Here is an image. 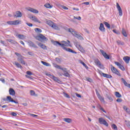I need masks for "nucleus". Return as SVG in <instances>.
<instances>
[{
	"instance_id": "nucleus-1",
	"label": "nucleus",
	"mask_w": 130,
	"mask_h": 130,
	"mask_svg": "<svg viewBox=\"0 0 130 130\" xmlns=\"http://www.w3.org/2000/svg\"><path fill=\"white\" fill-rule=\"evenodd\" d=\"M53 44L54 45L56 46L59 45L60 46H61V47H62L64 50H66V51H68V52H71V53H77V52H75L74 50H72L70 48L64 47V44H61L57 41L54 42Z\"/></svg>"
},
{
	"instance_id": "nucleus-2",
	"label": "nucleus",
	"mask_w": 130,
	"mask_h": 130,
	"mask_svg": "<svg viewBox=\"0 0 130 130\" xmlns=\"http://www.w3.org/2000/svg\"><path fill=\"white\" fill-rule=\"evenodd\" d=\"M68 31L73 35V36H75L78 39H80V40H84V38L81 35L78 34V32L75 30H74L73 28H69Z\"/></svg>"
},
{
	"instance_id": "nucleus-3",
	"label": "nucleus",
	"mask_w": 130,
	"mask_h": 130,
	"mask_svg": "<svg viewBox=\"0 0 130 130\" xmlns=\"http://www.w3.org/2000/svg\"><path fill=\"white\" fill-rule=\"evenodd\" d=\"M54 67L56 69H58V70H61L64 72V76L65 77H70V74L68 73V70L66 68H61V66L59 65H57V64H53Z\"/></svg>"
},
{
	"instance_id": "nucleus-4",
	"label": "nucleus",
	"mask_w": 130,
	"mask_h": 130,
	"mask_svg": "<svg viewBox=\"0 0 130 130\" xmlns=\"http://www.w3.org/2000/svg\"><path fill=\"white\" fill-rule=\"evenodd\" d=\"M15 54H16L17 55V56H18V57H17L18 61L20 62V63H21V64H23L25 66V64H26V63L25 62V61L24 60V57H23L21 55V54H20L19 53L15 52Z\"/></svg>"
},
{
	"instance_id": "nucleus-5",
	"label": "nucleus",
	"mask_w": 130,
	"mask_h": 130,
	"mask_svg": "<svg viewBox=\"0 0 130 130\" xmlns=\"http://www.w3.org/2000/svg\"><path fill=\"white\" fill-rule=\"evenodd\" d=\"M111 71L113 74H115V75H117V76H118L119 77L121 76V74H120V73H119V71L115 68V67H113L112 64L111 65Z\"/></svg>"
},
{
	"instance_id": "nucleus-6",
	"label": "nucleus",
	"mask_w": 130,
	"mask_h": 130,
	"mask_svg": "<svg viewBox=\"0 0 130 130\" xmlns=\"http://www.w3.org/2000/svg\"><path fill=\"white\" fill-rule=\"evenodd\" d=\"M20 23L21 20L9 21L7 22V24L8 25H12L13 26H17V25H19Z\"/></svg>"
},
{
	"instance_id": "nucleus-7",
	"label": "nucleus",
	"mask_w": 130,
	"mask_h": 130,
	"mask_svg": "<svg viewBox=\"0 0 130 130\" xmlns=\"http://www.w3.org/2000/svg\"><path fill=\"white\" fill-rule=\"evenodd\" d=\"M99 121L100 124H104L105 126H108V123L106 121V120H104L103 118H99Z\"/></svg>"
},
{
	"instance_id": "nucleus-8",
	"label": "nucleus",
	"mask_w": 130,
	"mask_h": 130,
	"mask_svg": "<svg viewBox=\"0 0 130 130\" xmlns=\"http://www.w3.org/2000/svg\"><path fill=\"white\" fill-rule=\"evenodd\" d=\"M100 52L103 54V56L106 58V59H109L110 58V56L109 55H108L106 52H105L103 50L101 49L100 50Z\"/></svg>"
},
{
	"instance_id": "nucleus-9",
	"label": "nucleus",
	"mask_w": 130,
	"mask_h": 130,
	"mask_svg": "<svg viewBox=\"0 0 130 130\" xmlns=\"http://www.w3.org/2000/svg\"><path fill=\"white\" fill-rule=\"evenodd\" d=\"M39 41H47L48 40V39L46 38V37L43 36L42 34H40L39 36Z\"/></svg>"
},
{
	"instance_id": "nucleus-10",
	"label": "nucleus",
	"mask_w": 130,
	"mask_h": 130,
	"mask_svg": "<svg viewBox=\"0 0 130 130\" xmlns=\"http://www.w3.org/2000/svg\"><path fill=\"white\" fill-rule=\"evenodd\" d=\"M114 63L116 64V66H117L119 69H120V70H121V71H125V68H124V67L121 65V63H120V62L117 61H115Z\"/></svg>"
},
{
	"instance_id": "nucleus-11",
	"label": "nucleus",
	"mask_w": 130,
	"mask_h": 130,
	"mask_svg": "<svg viewBox=\"0 0 130 130\" xmlns=\"http://www.w3.org/2000/svg\"><path fill=\"white\" fill-rule=\"evenodd\" d=\"M116 7L118 11L119 15L120 16V17H121V16H122V10L121 9L120 6H119V4L118 3H116Z\"/></svg>"
},
{
	"instance_id": "nucleus-12",
	"label": "nucleus",
	"mask_w": 130,
	"mask_h": 130,
	"mask_svg": "<svg viewBox=\"0 0 130 130\" xmlns=\"http://www.w3.org/2000/svg\"><path fill=\"white\" fill-rule=\"evenodd\" d=\"M30 20H32V21H33L34 22H36V23H39V24H40V23H41V21H40V20H38V18H37V17H36V16H33L30 17Z\"/></svg>"
},
{
	"instance_id": "nucleus-13",
	"label": "nucleus",
	"mask_w": 130,
	"mask_h": 130,
	"mask_svg": "<svg viewBox=\"0 0 130 130\" xmlns=\"http://www.w3.org/2000/svg\"><path fill=\"white\" fill-rule=\"evenodd\" d=\"M22 16H23V14H22V13L19 11H16V14L14 15V18H21Z\"/></svg>"
},
{
	"instance_id": "nucleus-14",
	"label": "nucleus",
	"mask_w": 130,
	"mask_h": 130,
	"mask_svg": "<svg viewBox=\"0 0 130 130\" xmlns=\"http://www.w3.org/2000/svg\"><path fill=\"white\" fill-rule=\"evenodd\" d=\"M94 62L96 66H98L99 68H101L102 69V68H103V65L101 64V62H100V61L98 60V59H95L94 60Z\"/></svg>"
},
{
	"instance_id": "nucleus-15",
	"label": "nucleus",
	"mask_w": 130,
	"mask_h": 130,
	"mask_svg": "<svg viewBox=\"0 0 130 130\" xmlns=\"http://www.w3.org/2000/svg\"><path fill=\"white\" fill-rule=\"evenodd\" d=\"M49 76H51V78L55 81V82H57V83H59L60 82V80L58 79V78L51 75H49Z\"/></svg>"
},
{
	"instance_id": "nucleus-16",
	"label": "nucleus",
	"mask_w": 130,
	"mask_h": 130,
	"mask_svg": "<svg viewBox=\"0 0 130 130\" xmlns=\"http://www.w3.org/2000/svg\"><path fill=\"white\" fill-rule=\"evenodd\" d=\"M99 29L100 31H101V32H105V27H104V25L103 23H100Z\"/></svg>"
},
{
	"instance_id": "nucleus-17",
	"label": "nucleus",
	"mask_w": 130,
	"mask_h": 130,
	"mask_svg": "<svg viewBox=\"0 0 130 130\" xmlns=\"http://www.w3.org/2000/svg\"><path fill=\"white\" fill-rule=\"evenodd\" d=\"M38 46H39L40 47H41V48H42V49H47V47L46 46H45V45L41 43H39L38 44Z\"/></svg>"
},
{
	"instance_id": "nucleus-18",
	"label": "nucleus",
	"mask_w": 130,
	"mask_h": 130,
	"mask_svg": "<svg viewBox=\"0 0 130 130\" xmlns=\"http://www.w3.org/2000/svg\"><path fill=\"white\" fill-rule=\"evenodd\" d=\"M123 59L126 63H129L130 57H128L127 56H124L123 57Z\"/></svg>"
},
{
	"instance_id": "nucleus-19",
	"label": "nucleus",
	"mask_w": 130,
	"mask_h": 130,
	"mask_svg": "<svg viewBox=\"0 0 130 130\" xmlns=\"http://www.w3.org/2000/svg\"><path fill=\"white\" fill-rule=\"evenodd\" d=\"M28 11L31 12V13H34V14H38V13H39L38 10L31 8L28 9Z\"/></svg>"
},
{
	"instance_id": "nucleus-20",
	"label": "nucleus",
	"mask_w": 130,
	"mask_h": 130,
	"mask_svg": "<svg viewBox=\"0 0 130 130\" xmlns=\"http://www.w3.org/2000/svg\"><path fill=\"white\" fill-rule=\"evenodd\" d=\"M28 45L30 47H34V48H38V47L35 45L32 41L28 42Z\"/></svg>"
},
{
	"instance_id": "nucleus-21",
	"label": "nucleus",
	"mask_w": 130,
	"mask_h": 130,
	"mask_svg": "<svg viewBox=\"0 0 130 130\" xmlns=\"http://www.w3.org/2000/svg\"><path fill=\"white\" fill-rule=\"evenodd\" d=\"M102 74L103 77H104V78H107V79H111V78H112V76L109 74H105L104 73H102Z\"/></svg>"
},
{
	"instance_id": "nucleus-22",
	"label": "nucleus",
	"mask_w": 130,
	"mask_h": 130,
	"mask_svg": "<svg viewBox=\"0 0 130 130\" xmlns=\"http://www.w3.org/2000/svg\"><path fill=\"white\" fill-rule=\"evenodd\" d=\"M62 42L63 43L62 44L64 45V47H66L65 46H70V44L71 43V42L69 40L67 42L63 41Z\"/></svg>"
},
{
	"instance_id": "nucleus-23",
	"label": "nucleus",
	"mask_w": 130,
	"mask_h": 130,
	"mask_svg": "<svg viewBox=\"0 0 130 130\" xmlns=\"http://www.w3.org/2000/svg\"><path fill=\"white\" fill-rule=\"evenodd\" d=\"M9 94L12 96H14L15 94H16V92H15V90L13 89V88H10L9 89Z\"/></svg>"
},
{
	"instance_id": "nucleus-24",
	"label": "nucleus",
	"mask_w": 130,
	"mask_h": 130,
	"mask_svg": "<svg viewBox=\"0 0 130 130\" xmlns=\"http://www.w3.org/2000/svg\"><path fill=\"white\" fill-rule=\"evenodd\" d=\"M13 99L12 98V97H11V96H8L7 97V99H4V101H9V102H12V101H13Z\"/></svg>"
},
{
	"instance_id": "nucleus-25",
	"label": "nucleus",
	"mask_w": 130,
	"mask_h": 130,
	"mask_svg": "<svg viewBox=\"0 0 130 130\" xmlns=\"http://www.w3.org/2000/svg\"><path fill=\"white\" fill-rule=\"evenodd\" d=\"M76 47H77V48H78L80 51L83 50V47H82V46H81V45L79 44H76Z\"/></svg>"
},
{
	"instance_id": "nucleus-26",
	"label": "nucleus",
	"mask_w": 130,
	"mask_h": 130,
	"mask_svg": "<svg viewBox=\"0 0 130 130\" xmlns=\"http://www.w3.org/2000/svg\"><path fill=\"white\" fill-rule=\"evenodd\" d=\"M52 28L55 30H59V27H58L57 25L54 23H53V25H52Z\"/></svg>"
},
{
	"instance_id": "nucleus-27",
	"label": "nucleus",
	"mask_w": 130,
	"mask_h": 130,
	"mask_svg": "<svg viewBox=\"0 0 130 130\" xmlns=\"http://www.w3.org/2000/svg\"><path fill=\"white\" fill-rule=\"evenodd\" d=\"M14 64L17 67V68H18L19 69H23V67L21 65H20V63H18V62H14Z\"/></svg>"
},
{
	"instance_id": "nucleus-28",
	"label": "nucleus",
	"mask_w": 130,
	"mask_h": 130,
	"mask_svg": "<svg viewBox=\"0 0 130 130\" xmlns=\"http://www.w3.org/2000/svg\"><path fill=\"white\" fill-rule=\"evenodd\" d=\"M122 34L124 37H127V34H126V31L124 28L122 29Z\"/></svg>"
},
{
	"instance_id": "nucleus-29",
	"label": "nucleus",
	"mask_w": 130,
	"mask_h": 130,
	"mask_svg": "<svg viewBox=\"0 0 130 130\" xmlns=\"http://www.w3.org/2000/svg\"><path fill=\"white\" fill-rule=\"evenodd\" d=\"M30 93L31 96H35V97H37V96H38V95L35 93V91H34V90H30Z\"/></svg>"
},
{
	"instance_id": "nucleus-30",
	"label": "nucleus",
	"mask_w": 130,
	"mask_h": 130,
	"mask_svg": "<svg viewBox=\"0 0 130 130\" xmlns=\"http://www.w3.org/2000/svg\"><path fill=\"white\" fill-rule=\"evenodd\" d=\"M64 121L68 123H71V122H72V119L69 118H64Z\"/></svg>"
},
{
	"instance_id": "nucleus-31",
	"label": "nucleus",
	"mask_w": 130,
	"mask_h": 130,
	"mask_svg": "<svg viewBox=\"0 0 130 130\" xmlns=\"http://www.w3.org/2000/svg\"><path fill=\"white\" fill-rule=\"evenodd\" d=\"M41 62L46 67H50V64H49V63L46 62L44 61H41Z\"/></svg>"
},
{
	"instance_id": "nucleus-32",
	"label": "nucleus",
	"mask_w": 130,
	"mask_h": 130,
	"mask_svg": "<svg viewBox=\"0 0 130 130\" xmlns=\"http://www.w3.org/2000/svg\"><path fill=\"white\" fill-rule=\"evenodd\" d=\"M44 7H45V8H47V9H52L53 6L50 5V4H46L44 5Z\"/></svg>"
},
{
	"instance_id": "nucleus-33",
	"label": "nucleus",
	"mask_w": 130,
	"mask_h": 130,
	"mask_svg": "<svg viewBox=\"0 0 130 130\" xmlns=\"http://www.w3.org/2000/svg\"><path fill=\"white\" fill-rule=\"evenodd\" d=\"M16 36H17L19 39H21L22 40L25 39V36H24V35H16Z\"/></svg>"
},
{
	"instance_id": "nucleus-34",
	"label": "nucleus",
	"mask_w": 130,
	"mask_h": 130,
	"mask_svg": "<svg viewBox=\"0 0 130 130\" xmlns=\"http://www.w3.org/2000/svg\"><path fill=\"white\" fill-rule=\"evenodd\" d=\"M106 97L110 101L112 102L113 101V99L111 97V96L108 95V94H106Z\"/></svg>"
},
{
	"instance_id": "nucleus-35",
	"label": "nucleus",
	"mask_w": 130,
	"mask_h": 130,
	"mask_svg": "<svg viewBox=\"0 0 130 130\" xmlns=\"http://www.w3.org/2000/svg\"><path fill=\"white\" fill-rule=\"evenodd\" d=\"M115 95L117 98H120L121 97V94H120V93L117 91L115 92Z\"/></svg>"
},
{
	"instance_id": "nucleus-36",
	"label": "nucleus",
	"mask_w": 130,
	"mask_h": 130,
	"mask_svg": "<svg viewBox=\"0 0 130 130\" xmlns=\"http://www.w3.org/2000/svg\"><path fill=\"white\" fill-rule=\"evenodd\" d=\"M35 31L37 33H41V32H42V30H41V29H40L39 28H35Z\"/></svg>"
},
{
	"instance_id": "nucleus-37",
	"label": "nucleus",
	"mask_w": 130,
	"mask_h": 130,
	"mask_svg": "<svg viewBox=\"0 0 130 130\" xmlns=\"http://www.w3.org/2000/svg\"><path fill=\"white\" fill-rule=\"evenodd\" d=\"M104 25L108 28V29H110V24L107 22H104Z\"/></svg>"
},
{
	"instance_id": "nucleus-38",
	"label": "nucleus",
	"mask_w": 130,
	"mask_h": 130,
	"mask_svg": "<svg viewBox=\"0 0 130 130\" xmlns=\"http://www.w3.org/2000/svg\"><path fill=\"white\" fill-rule=\"evenodd\" d=\"M111 127H112V128H113V129L118 130L117 126H116V125H115V124H114V123H113L111 125Z\"/></svg>"
},
{
	"instance_id": "nucleus-39",
	"label": "nucleus",
	"mask_w": 130,
	"mask_h": 130,
	"mask_svg": "<svg viewBox=\"0 0 130 130\" xmlns=\"http://www.w3.org/2000/svg\"><path fill=\"white\" fill-rule=\"evenodd\" d=\"M80 63H81V64H83V66L85 68V69H86L87 70H88V69H89V67H87V64H86L85 63V62H84V61H81L80 62Z\"/></svg>"
},
{
	"instance_id": "nucleus-40",
	"label": "nucleus",
	"mask_w": 130,
	"mask_h": 130,
	"mask_svg": "<svg viewBox=\"0 0 130 130\" xmlns=\"http://www.w3.org/2000/svg\"><path fill=\"white\" fill-rule=\"evenodd\" d=\"M113 32L115 33V34H117V35H120V32L119 31L116 30V29H113Z\"/></svg>"
},
{
	"instance_id": "nucleus-41",
	"label": "nucleus",
	"mask_w": 130,
	"mask_h": 130,
	"mask_svg": "<svg viewBox=\"0 0 130 130\" xmlns=\"http://www.w3.org/2000/svg\"><path fill=\"white\" fill-rule=\"evenodd\" d=\"M54 23H53L52 21H49L47 22L48 25H49V26H50V27H52Z\"/></svg>"
},
{
	"instance_id": "nucleus-42",
	"label": "nucleus",
	"mask_w": 130,
	"mask_h": 130,
	"mask_svg": "<svg viewBox=\"0 0 130 130\" xmlns=\"http://www.w3.org/2000/svg\"><path fill=\"white\" fill-rule=\"evenodd\" d=\"M63 94L64 97H66V98H70V95H69V94H68L67 93L63 92Z\"/></svg>"
},
{
	"instance_id": "nucleus-43",
	"label": "nucleus",
	"mask_w": 130,
	"mask_h": 130,
	"mask_svg": "<svg viewBox=\"0 0 130 130\" xmlns=\"http://www.w3.org/2000/svg\"><path fill=\"white\" fill-rule=\"evenodd\" d=\"M99 108L101 110H102V111H103V112H104L105 113H106V111H105V110H104V109H103V108H102V107H101V105H99Z\"/></svg>"
},
{
	"instance_id": "nucleus-44",
	"label": "nucleus",
	"mask_w": 130,
	"mask_h": 130,
	"mask_svg": "<svg viewBox=\"0 0 130 130\" xmlns=\"http://www.w3.org/2000/svg\"><path fill=\"white\" fill-rule=\"evenodd\" d=\"M99 99L101 101V102H104V103L105 102V101H104V98L101 96V97L99 98Z\"/></svg>"
},
{
	"instance_id": "nucleus-45",
	"label": "nucleus",
	"mask_w": 130,
	"mask_h": 130,
	"mask_svg": "<svg viewBox=\"0 0 130 130\" xmlns=\"http://www.w3.org/2000/svg\"><path fill=\"white\" fill-rule=\"evenodd\" d=\"M26 24L27 25V26H28V27H33V24H32V23L26 22Z\"/></svg>"
},
{
	"instance_id": "nucleus-46",
	"label": "nucleus",
	"mask_w": 130,
	"mask_h": 130,
	"mask_svg": "<svg viewBox=\"0 0 130 130\" xmlns=\"http://www.w3.org/2000/svg\"><path fill=\"white\" fill-rule=\"evenodd\" d=\"M61 8H62V9H63L64 10H69V8H68L63 5L61 6Z\"/></svg>"
},
{
	"instance_id": "nucleus-47",
	"label": "nucleus",
	"mask_w": 130,
	"mask_h": 130,
	"mask_svg": "<svg viewBox=\"0 0 130 130\" xmlns=\"http://www.w3.org/2000/svg\"><path fill=\"white\" fill-rule=\"evenodd\" d=\"M27 75H28V76H31V75H32L33 73H32V72H31V71H27L26 72Z\"/></svg>"
},
{
	"instance_id": "nucleus-48",
	"label": "nucleus",
	"mask_w": 130,
	"mask_h": 130,
	"mask_svg": "<svg viewBox=\"0 0 130 130\" xmlns=\"http://www.w3.org/2000/svg\"><path fill=\"white\" fill-rule=\"evenodd\" d=\"M0 81L3 83V84H5L6 83V80H5V79L4 78H1Z\"/></svg>"
},
{
	"instance_id": "nucleus-49",
	"label": "nucleus",
	"mask_w": 130,
	"mask_h": 130,
	"mask_svg": "<svg viewBox=\"0 0 130 130\" xmlns=\"http://www.w3.org/2000/svg\"><path fill=\"white\" fill-rule=\"evenodd\" d=\"M95 92L96 93V95L98 96V98H99L101 96V95H100V94L99 93V92H98V91H97V90H95Z\"/></svg>"
},
{
	"instance_id": "nucleus-50",
	"label": "nucleus",
	"mask_w": 130,
	"mask_h": 130,
	"mask_svg": "<svg viewBox=\"0 0 130 130\" xmlns=\"http://www.w3.org/2000/svg\"><path fill=\"white\" fill-rule=\"evenodd\" d=\"M116 102L118 103L122 102V100L121 99H118L116 100Z\"/></svg>"
},
{
	"instance_id": "nucleus-51",
	"label": "nucleus",
	"mask_w": 130,
	"mask_h": 130,
	"mask_svg": "<svg viewBox=\"0 0 130 130\" xmlns=\"http://www.w3.org/2000/svg\"><path fill=\"white\" fill-rule=\"evenodd\" d=\"M30 116H32V117H36L38 116L37 115H35L34 114H30Z\"/></svg>"
},
{
	"instance_id": "nucleus-52",
	"label": "nucleus",
	"mask_w": 130,
	"mask_h": 130,
	"mask_svg": "<svg viewBox=\"0 0 130 130\" xmlns=\"http://www.w3.org/2000/svg\"><path fill=\"white\" fill-rule=\"evenodd\" d=\"M82 5H86V6H88V5H90V3L89 2H84L82 3Z\"/></svg>"
},
{
	"instance_id": "nucleus-53",
	"label": "nucleus",
	"mask_w": 130,
	"mask_h": 130,
	"mask_svg": "<svg viewBox=\"0 0 130 130\" xmlns=\"http://www.w3.org/2000/svg\"><path fill=\"white\" fill-rule=\"evenodd\" d=\"M11 115H12V116H17V113H16L15 112H12L11 113Z\"/></svg>"
},
{
	"instance_id": "nucleus-54",
	"label": "nucleus",
	"mask_w": 130,
	"mask_h": 130,
	"mask_svg": "<svg viewBox=\"0 0 130 130\" xmlns=\"http://www.w3.org/2000/svg\"><path fill=\"white\" fill-rule=\"evenodd\" d=\"M87 81H88V82H89L90 83L92 82V79L89 78H87Z\"/></svg>"
},
{
	"instance_id": "nucleus-55",
	"label": "nucleus",
	"mask_w": 130,
	"mask_h": 130,
	"mask_svg": "<svg viewBox=\"0 0 130 130\" xmlns=\"http://www.w3.org/2000/svg\"><path fill=\"white\" fill-rule=\"evenodd\" d=\"M76 95L77 97H78V98H81V97H82V96L80 95V94H78L77 93H76Z\"/></svg>"
},
{
	"instance_id": "nucleus-56",
	"label": "nucleus",
	"mask_w": 130,
	"mask_h": 130,
	"mask_svg": "<svg viewBox=\"0 0 130 130\" xmlns=\"http://www.w3.org/2000/svg\"><path fill=\"white\" fill-rule=\"evenodd\" d=\"M29 55H30L31 56H33L34 55V54L32 52H28Z\"/></svg>"
},
{
	"instance_id": "nucleus-57",
	"label": "nucleus",
	"mask_w": 130,
	"mask_h": 130,
	"mask_svg": "<svg viewBox=\"0 0 130 130\" xmlns=\"http://www.w3.org/2000/svg\"><path fill=\"white\" fill-rule=\"evenodd\" d=\"M56 61H57L58 62H59V61H60V59H59V58H57L56 57L55 58Z\"/></svg>"
},
{
	"instance_id": "nucleus-58",
	"label": "nucleus",
	"mask_w": 130,
	"mask_h": 130,
	"mask_svg": "<svg viewBox=\"0 0 130 130\" xmlns=\"http://www.w3.org/2000/svg\"><path fill=\"white\" fill-rule=\"evenodd\" d=\"M126 125L127 126H128V127H129L130 128V122L129 121H128L126 123Z\"/></svg>"
},
{
	"instance_id": "nucleus-59",
	"label": "nucleus",
	"mask_w": 130,
	"mask_h": 130,
	"mask_svg": "<svg viewBox=\"0 0 130 130\" xmlns=\"http://www.w3.org/2000/svg\"><path fill=\"white\" fill-rule=\"evenodd\" d=\"M7 41H8V42H10V43H12V42H13V40L12 39H8L7 40Z\"/></svg>"
},
{
	"instance_id": "nucleus-60",
	"label": "nucleus",
	"mask_w": 130,
	"mask_h": 130,
	"mask_svg": "<svg viewBox=\"0 0 130 130\" xmlns=\"http://www.w3.org/2000/svg\"><path fill=\"white\" fill-rule=\"evenodd\" d=\"M22 105H23V106H28V104L26 103H22Z\"/></svg>"
},
{
	"instance_id": "nucleus-61",
	"label": "nucleus",
	"mask_w": 130,
	"mask_h": 130,
	"mask_svg": "<svg viewBox=\"0 0 130 130\" xmlns=\"http://www.w3.org/2000/svg\"><path fill=\"white\" fill-rule=\"evenodd\" d=\"M20 43H21V44H22V45L25 46V43H24V42H23L22 41H20Z\"/></svg>"
},
{
	"instance_id": "nucleus-62",
	"label": "nucleus",
	"mask_w": 130,
	"mask_h": 130,
	"mask_svg": "<svg viewBox=\"0 0 130 130\" xmlns=\"http://www.w3.org/2000/svg\"><path fill=\"white\" fill-rule=\"evenodd\" d=\"M73 11H79V8H73Z\"/></svg>"
},
{
	"instance_id": "nucleus-63",
	"label": "nucleus",
	"mask_w": 130,
	"mask_h": 130,
	"mask_svg": "<svg viewBox=\"0 0 130 130\" xmlns=\"http://www.w3.org/2000/svg\"><path fill=\"white\" fill-rule=\"evenodd\" d=\"M12 102H13V103H15V104H18V103H19L18 102H16L14 100L12 101Z\"/></svg>"
},
{
	"instance_id": "nucleus-64",
	"label": "nucleus",
	"mask_w": 130,
	"mask_h": 130,
	"mask_svg": "<svg viewBox=\"0 0 130 130\" xmlns=\"http://www.w3.org/2000/svg\"><path fill=\"white\" fill-rule=\"evenodd\" d=\"M1 43H2V44H3V45H5V41L1 40Z\"/></svg>"
}]
</instances>
